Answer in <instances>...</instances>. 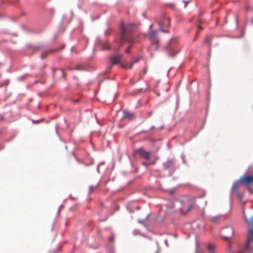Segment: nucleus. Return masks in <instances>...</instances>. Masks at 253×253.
<instances>
[{"label":"nucleus","instance_id":"5","mask_svg":"<svg viewBox=\"0 0 253 253\" xmlns=\"http://www.w3.org/2000/svg\"><path fill=\"white\" fill-rule=\"evenodd\" d=\"M159 25L161 31L166 32L165 29L169 27L170 25L169 17L166 15H164L162 20L159 22Z\"/></svg>","mask_w":253,"mask_h":253},{"label":"nucleus","instance_id":"20","mask_svg":"<svg viewBox=\"0 0 253 253\" xmlns=\"http://www.w3.org/2000/svg\"><path fill=\"white\" fill-rule=\"evenodd\" d=\"M50 52H51V51H47V52H42L41 54V57L42 58H44L46 55L47 54H48Z\"/></svg>","mask_w":253,"mask_h":253},{"label":"nucleus","instance_id":"4","mask_svg":"<svg viewBox=\"0 0 253 253\" xmlns=\"http://www.w3.org/2000/svg\"><path fill=\"white\" fill-rule=\"evenodd\" d=\"M157 31H153L149 33V38L151 40L152 46H154V48L155 49H158L159 48L158 42L159 40L158 37L157 36Z\"/></svg>","mask_w":253,"mask_h":253},{"label":"nucleus","instance_id":"25","mask_svg":"<svg viewBox=\"0 0 253 253\" xmlns=\"http://www.w3.org/2000/svg\"><path fill=\"white\" fill-rule=\"evenodd\" d=\"M253 242V240H252V242ZM251 244H250V246H251ZM246 248L247 249H251V247H250V248H249V249L247 248L246 247Z\"/></svg>","mask_w":253,"mask_h":253},{"label":"nucleus","instance_id":"28","mask_svg":"<svg viewBox=\"0 0 253 253\" xmlns=\"http://www.w3.org/2000/svg\"><path fill=\"white\" fill-rule=\"evenodd\" d=\"M197 36H198V35H196L195 36V38H197Z\"/></svg>","mask_w":253,"mask_h":253},{"label":"nucleus","instance_id":"10","mask_svg":"<svg viewBox=\"0 0 253 253\" xmlns=\"http://www.w3.org/2000/svg\"><path fill=\"white\" fill-rule=\"evenodd\" d=\"M135 116L132 112H123V118L128 120L134 119Z\"/></svg>","mask_w":253,"mask_h":253},{"label":"nucleus","instance_id":"22","mask_svg":"<svg viewBox=\"0 0 253 253\" xmlns=\"http://www.w3.org/2000/svg\"><path fill=\"white\" fill-rule=\"evenodd\" d=\"M79 100H80V98H79L76 99H72V101H73V102H75V103H77V102H79Z\"/></svg>","mask_w":253,"mask_h":253},{"label":"nucleus","instance_id":"2","mask_svg":"<svg viewBox=\"0 0 253 253\" xmlns=\"http://www.w3.org/2000/svg\"><path fill=\"white\" fill-rule=\"evenodd\" d=\"M244 216L249 226L248 236L246 243V247L249 249L252 240H253V215L251 216L250 219H248L245 212L244 213Z\"/></svg>","mask_w":253,"mask_h":253},{"label":"nucleus","instance_id":"11","mask_svg":"<svg viewBox=\"0 0 253 253\" xmlns=\"http://www.w3.org/2000/svg\"><path fill=\"white\" fill-rule=\"evenodd\" d=\"M174 162L173 160H169L166 163H164L163 166L165 169H168L173 168Z\"/></svg>","mask_w":253,"mask_h":253},{"label":"nucleus","instance_id":"18","mask_svg":"<svg viewBox=\"0 0 253 253\" xmlns=\"http://www.w3.org/2000/svg\"><path fill=\"white\" fill-rule=\"evenodd\" d=\"M211 220L212 222L216 223L218 222V221L219 220V217L218 216L214 217L212 218Z\"/></svg>","mask_w":253,"mask_h":253},{"label":"nucleus","instance_id":"7","mask_svg":"<svg viewBox=\"0 0 253 253\" xmlns=\"http://www.w3.org/2000/svg\"><path fill=\"white\" fill-rule=\"evenodd\" d=\"M177 44V40L175 38H172L171 39L168 45L167 46V49L169 50L170 55L173 56L176 53H177V51H176L174 53H172L173 50L175 48Z\"/></svg>","mask_w":253,"mask_h":253},{"label":"nucleus","instance_id":"21","mask_svg":"<svg viewBox=\"0 0 253 253\" xmlns=\"http://www.w3.org/2000/svg\"><path fill=\"white\" fill-rule=\"evenodd\" d=\"M236 194L237 195V197H238V198L240 200H242V198H243V196L242 195L240 194L239 193H236Z\"/></svg>","mask_w":253,"mask_h":253},{"label":"nucleus","instance_id":"8","mask_svg":"<svg viewBox=\"0 0 253 253\" xmlns=\"http://www.w3.org/2000/svg\"><path fill=\"white\" fill-rule=\"evenodd\" d=\"M139 155L146 160H149L151 157V152L145 151L143 148H140L137 150Z\"/></svg>","mask_w":253,"mask_h":253},{"label":"nucleus","instance_id":"23","mask_svg":"<svg viewBox=\"0 0 253 253\" xmlns=\"http://www.w3.org/2000/svg\"><path fill=\"white\" fill-rule=\"evenodd\" d=\"M40 122V120L38 121H33V122L35 124H38Z\"/></svg>","mask_w":253,"mask_h":253},{"label":"nucleus","instance_id":"17","mask_svg":"<svg viewBox=\"0 0 253 253\" xmlns=\"http://www.w3.org/2000/svg\"><path fill=\"white\" fill-rule=\"evenodd\" d=\"M211 41V38L210 36H207L206 37L205 40V42L207 44H209Z\"/></svg>","mask_w":253,"mask_h":253},{"label":"nucleus","instance_id":"12","mask_svg":"<svg viewBox=\"0 0 253 253\" xmlns=\"http://www.w3.org/2000/svg\"><path fill=\"white\" fill-rule=\"evenodd\" d=\"M188 201L191 203V205L187 207V211H189L192 210L195 205V198L194 197H191L188 199Z\"/></svg>","mask_w":253,"mask_h":253},{"label":"nucleus","instance_id":"19","mask_svg":"<svg viewBox=\"0 0 253 253\" xmlns=\"http://www.w3.org/2000/svg\"><path fill=\"white\" fill-rule=\"evenodd\" d=\"M97 186H98L97 185L96 186H95V187H94L93 186H89V192H90V193H92L94 191V189L97 187Z\"/></svg>","mask_w":253,"mask_h":253},{"label":"nucleus","instance_id":"16","mask_svg":"<svg viewBox=\"0 0 253 253\" xmlns=\"http://www.w3.org/2000/svg\"><path fill=\"white\" fill-rule=\"evenodd\" d=\"M102 48L103 49H107L109 48V44L108 42H104L103 43Z\"/></svg>","mask_w":253,"mask_h":253},{"label":"nucleus","instance_id":"3","mask_svg":"<svg viewBox=\"0 0 253 253\" xmlns=\"http://www.w3.org/2000/svg\"><path fill=\"white\" fill-rule=\"evenodd\" d=\"M221 237L226 241L230 239L233 235V230L231 226H228L224 229L221 232Z\"/></svg>","mask_w":253,"mask_h":253},{"label":"nucleus","instance_id":"26","mask_svg":"<svg viewBox=\"0 0 253 253\" xmlns=\"http://www.w3.org/2000/svg\"><path fill=\"white\" fill-rule=\"evenodd\" d=\"M110 240H113V237H111V238H110Z\"/></svg>","mask_w":253,"mask_h":253},{"label":"nucleus","instance_id":"29","mask_svg":"<svg viewBox=\"0 0 253 253\" xmlns=\"http://www.w3.org/2000/svg\"><path fill=\"white\" fill-rule=\"evenodd\" d=\"M197 36H198V35H196L195 36V38H197Z\"/></svg>","mask_w":253,"mask_h":253},{"label":"nucleus","instance_id":"13","mask_svg":"<svg viewBox=\"0 0 253 253\" xmlns=\"http://www.w3.org/2000/svg\"><path fill=\"white\" fill-rule=\"evenodd\" d=\"M139 60V58H136L134 59L132 62L126 64L123 67L125 68L131 69L133 64L137 63Z\"/></svg>","mask_w":253,"mask_h":253},{"label":"nucleus","instance_id":"6","mask_svg":"<svg viewBox=\"0 0 253 253\" xmlns=\"http://www.w3.org/2000/svg\"><path fill=\"white\" fill-rule=\"evenodd\" d=\"M239 180L241 184L248 185L253 183V175H244Z\"/></svg>","mask_w":253,"mask_h":253},{"label":"nucleus","instance_id":"14","mask_svg":"<svg viewBox=\"0 0 253 253\" xmlns=\"http://www.w3.org/2000/svg\"><path fill=\"white\" fill-rule=\"evenodd\" d=\"M241 184L240 182H239V180L236 182H234L233 184L232 187V192L234 193H237L238 192V188L239 187V184Z\"/></svg>","mask_w":253,"mask_h":253},{"label":"nucleus","instance_id":"9","mask_svg":"<svg viewBox=\"0 0 253 253\" xmlns=\"http://www.w3.org/2000/svg\"><path fill=\"white\" fill-rule=\"evenodd\" d=\"M122 55L121 54H118L117 55L112 56L110 58L109 61L112 65L117 64L119 63Z\"/></svg>","mask_w":253,"mask_h":253},{"label":"nucleus","instance_id":"30","mask_svg":"<svg viewBox=\"0 0 253 253\" xmlns=\"http://www.w3.org/2000/svg\"><path fill=\"white\" fill-rule=\"evenodd\" d=\"M197 36H198V35H196L195 36V38H197Z\"/></svg>","mask_w":253,"mask_h":253},{"label":"nucleus","instance_id":"1","mask_svg":"<svg viewBox=\"0 0 253 253\" xmlns=\"http://www.w3.org/2000/svg\"><path fill=\"white\" fill-rule=\"evenodd\" d=\"M122 31L121 38L120 44L123 45L126 42L129 44L128 47L126 50V53H129L130 47L134 42L133 39L130 36L129 34L133 32L135 29V26L133 24H125L122 23L121 25Z\"/></svg>","mask_w":253,"mask_h":253},{"label":"nucleus","instance_id":"27","mask_svg":"<svg viewBox=\"0 0 253 253\" xmlns=\"http://www.w3.org/2000/svg\"><path fill=\"white\" fill-rule=\"evenodd\" d=\"M0 121H1V120H2V118H1V117H0Z\"/></svg>","mask_w":253,"mask_h":253},{"label":"nucleus","instance_id":"24","mask_svg":"<svg viewBox=\"0 0 253 253\" xmlns=\"http://www.w3.org/2000/svg\"><path fill=\"white\" fill-rule=\"evenodd\" d=\"M198 28L199 29H200V30H202V27H201L200 25H198Z\"/></svg>","mask_w":253,"mask_h":253},{"label":"nucleus","instance_id":"15","mask_svg":"<svg viewBox=\"0 0 253 253\" xmlns=\"http://www.w3.org/2000/svg\"><path fill=\"white\" fill-rule=\"evenodd\" d=\"M208 249L210 253H213L215 249V246L213 244H208L207 246Z\"/></svg>","mask_w":253,"mask_h":253}]
</instances>
